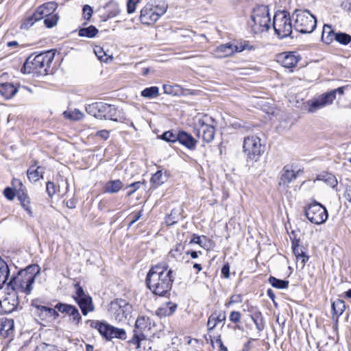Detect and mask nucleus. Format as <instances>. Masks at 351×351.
Instances as JSON below:
<instances>
[{"label": "nucleus", "instance_id": "bb28decb", "mask_svg": "<svg viewBox=\"0 0 351 351\" xmlns=\"http://www.w3.org/2000/svg\"><path fill=\"white\" fill-rule=\"evenodd\" d=\"M123 186V184L120 180H109L105 183L103 191L106 193H117Z\"/></svg>", "mask_w": 351, "mask_h": 351}, {"label": "nucleus", "instance_id": "dca6fc26", "mask_svg": "<svg viewBox=\"0 0 351 351\" xmlns=\"http://www.w3.org/2000/svg\"><path fill=\"white\" fill-rule=\"evenodd\" d=\"M86 323L90 324V326L96 329L101 336L108 341L112 339L111 332L112 326L105 321L88 319Z\"/></svg>", "mask_w": 351, "mask_h": 351}, {"label": "nucleus", "instance_id": "052dcab7", "mask_svg": "<svg viewBox=\"0 0 351 351\" xmlns=\"http://www.w3.org/2000/svg\"><path fill=\"white\" fill-rule=\"evenodd\" d=\"M140 0H128L127 2V12L128 14L134 12L136 4Z\"/></svg>", "mask_w": 351, "mask_h": 351}, {"label": "nucleus", "instance_id": "f3484780", "mask_svg": "<svg viewBox=\"0 0 351 351\" xmlns=\"http://www.w3.org/2000/svg\"><path fill=\"white\" fill-rule=\"evenodd\" d=\"M38 300H34L32 301L31 305L37 310V313L39 317H43L45 318H52L56 319L59 317V313L54 308H51L45 306H43L38 304Z\"/></svg>", "mask_w": 351, "mask_h": 351}, {"label": "nucleus", "instance_id": "f704fd0d", "mask_svg": "<svg viewBox=\"0 0 351 351\" xmlns=\"http://www.w3.org/2000/svg\"><path fill=\"white\" fill-rule=\"evenodd\" d=\"M268 282L273 287L279 289H285L288 288L289 284V280L278 279L272 276L269 278Z\"/></svg>", "mask_w": 351, "mask_h": 351}, {"label": "nucleus", "instance_id": "2f4dec72", "mask_svg": "<svg viewBox=\"0 0 351 351\" xmlns=\"http://www.w3.org/2000/svg\"><path fill=\"white\" fill-rule=\"evenodd\" d=\"M233 46L234 53H240L245 50L252 51L255 49V47L252 45L250 41L245 40L237 41L236 44H233Z\"/></svg>", "mask_w": 351, "mask_h": 351}, {"label": "nucleus", "instance_id": "774afa93", "mask_svg": "<svg viewBox=\"0 0 351 351\" xmlns=\"http://www.w3.org/2000/svg\"><path fill=\"white\" fill-rule=\"evenodd\" d=\"M69 117L73 120H80L83 117V113L78 109H75L69 114Z\"/></svg>", "mask_w": 351, "mask_h": 351}, {"label": "nucleus", "instance_id": "7c9ffc66", "mask_svg": "<svg viewBox=\"0 0 351 351\" xmlns=\"http://www.w3.org/2000/svg\"><path fill=\"white\" fill-rule=\"evenodd\" d=\"M250 317L254 323L257 330L258 332L263 331L265 327V322L261 311L259 310L256 313L250 315Z\"/></svg>", "mask_w": 351, "mask_h": 351}, {"label": "nucleus", "instance_id": "c9c22d12", "mask_svg": "<svg viewBox=\"0 0 351 351\" xmlns=\"http://www.w3.org/2000/svg\"><path fill=\"white\" fill-rule=\"evenodd\" d=\"M159 95V88L157 86L145 88L141 92V96L147 99H154Z\"/></svg>", "mask_w": 351, "mask_h": 351}, {"label": "nucleus", "instance_id": "39448f33", "mask_svg": "<svg viewBox=\"0 0 351 351\" xmlns=\"http://www.w3.org/2000/svg\"><path fill=\"white\" fill-rule=\"evenodd\" d=\"M251 19V27L255 34L268 31L271 24L269 7L265 5H257L252 12Z\"/></svg>", "mask_w": 351, "mask_h": 351}, {"label": "nucleus", "instance_id": "4468645a", "mask_svg": "<svg viewBox=\"0 0 351 351\" xmlns=\"http://www.w3.org/2000/svg\"><path fill=\"white\" fill-rule=\"evenodd\" d=\"M19 305V295L16 291L5 289L4 295L0 300V313L10 314L12 313Z\"/></svg>", "mask_w": 351, "mask_h": 351}, {"label": "nucleus", "instance_id": "4d7b16f0", "mask_svg": "<svg viewBox=\"0 0 351 351\" xmlns=\"http://www.w3.org/2000/svg\"><path fill=\"white\" fill-rule=\"evenodd\" d=\"M16 192L14 189L8 186L3 190V195L8 200H12L16 196Z\"/></svg>", "mask_w": 351, "mask_h": 351}, {"label": "nucleus", "instance_id": "a19ab883", "mask_svg": "<svg viewBox=\"0 0 351 351\" xmlns=\"http://www.w3.org/2000/svg\"><path fill=\"white\" fill-rule=\"evenodd\" d=\"M40 5L43 8L46 16L55 14L54 12L58 8V3L55 1H49Z\"/></svg>", "mask_w": 351, "mask_h": 351}, {"label": "nucleus", "instance_id": "c756f323", "mask_svg": "<svg viewBox=\"0 0 351 351\" xmlns=\"http://www.w3.org/2000/svg\"><path fill=\"white\" fill-rule=\"evenodd\" d=\"M337 33L330 25H324L322 30V40L326 44H330L335 40V35Z\"/></svg>", "mask_w": 351, "mask_h": 351}, {"label": "nucleus", "instance_id": "09e8293b", "mask_svg": "<svg viewBox=\"0 0 351 351\" xmlns=\"http://www.w3.org/2000/svg\"><path fill=\"white\" fill-rule=\"evenodd\" d=\"M38 21L34 14H32L24 19L21 25V29H28L30 28L36 22Z\"/></svg>", "mask_w": 351, "mask_h": 351}, {"label": "nucleus", "instance_id": "e433bc0d", "mask_svg": "<svg viewBox=\"0 0 351 351\" xmlns=\"http://www.w3.org/2000/svg\"><path fill=\"white\" fill-rule=\"evenodd\" d=\"M216 51L222 54L223 56L227 57L234 54V46L230 43L222 44L217 47Z\"/></svg>", "mask_w": 351, "mask_h": 351}, {"label": "nucleus", "instance_id": "de8ad7c7", "mask_svg": "<svg viewBox=\"0 0 351 351\" xmlns=\"http://www.w3.org/2000/svg\"><path fill=\"white\" fill-rule=\"evenodd\" d=\"M59 16L57 13L46 16L44 24L47 28H52L58 23Z\"/></svg>", "mask_w": 351, "mask_h": 351}, {"label": "nucleus", "instance_id": "6e6d98bb", "mask_svg": "<svg viewBox=\"0 0 351 351\" xmlns=\"http://www.w3.org/2000/svg\"><path fill=\"white\" fill-rule=\"evenodd\" d=\"M72 306H73L72 304L60 302H58L55 305V308L56 309V311L58 312L59 311L62 313H64V314L67 315L68 313L69 312L70 309L72 308Z\"/></svg>", "mask_w": 351, "mask_h": 351}, {"label": "nucleus", "instance_id": "aec40b11", "mask_svg": "<svg viewBox=\"0 0 351 351\" xmlns=\"http://www.w3.org/2000/svg\"><path fill=\"white\" fill-rule=\"evenodd\" d=\"M178 142L189 150H195L197 141L189 133L184 130L178 131Z\"/></svg>", "mask_w": 351, "mask_h": 351}, {"label": "nucleus", "instance_id": "8fccbe9b", "mask_svg": "<svg viewBox=\"0 0 351 351\" xmlns=\"http://www.w3.org/2000/svg\"><path fill=\"white\" fill-rule=\"evenodd\" d=\"M145 339V336L142 331H138L137 329L134 330V335L130 342L132 344L136 345L137 348L141 346V341Z\"/></svg>", "mask_w": 351, "mask_h": 351}, {"label": "nucleus", "instance_id": "680f3d73", "mask_svg": "<svg viewBox=\"0 0 351 351\" xmlns=\"http://www.w3.org/2000/svg\"><path fill=\"white\" fill-rule=\"evenodd\" d=\"M46 191L48 195L51 197L56 193L55 184L50 181L47 182L46 184Z\"/></svg>", "mask_w": 351, "mask_h": 351}, {"label": "nucleus", "instance_id": "6ab92c4d", "mask_svg": "<svg viewBox=\"0 0 351 351\" xmlns=\"http://www.w3.org/2000/svg\"><path fill=\"white\" fill-rule=\"evenodd\" d=\"M298 172H295L291 165H285L280 171L279 186H288L289 184L298 176Z\"/></svg>", "mask_w": 351, "mask_h": 351}, {"label": "nucleus", "instance_id": "f8f14e48", "mask_svg": "<svg viewBox=\"0 0 351 351\" xmlns=\"http://www.w3.org/2000/svg\"><path fill=\"white\" fill-rule=\"evenodd\" d=\"M304 215L311 223L317 225L324 223L328 217L326 207L315 201L305 208Z\"/></svg>", "mask_w": 351, "mask_h": 351}, {"label": "nucleus", "instance_id": "c03bdc74", "mask_svg": "<svg viewBox=\"0 0 351 351\" xmlns=\"http://www.w3.org/2000/svg\"><path fill=\"white\" fill-rule=\"evenodd\" d=\"M167 8L168 5L165 2L161 1L160 3L156 4V1H154V14L157 15V21L160 16L166 12Z\"/></svg>", "mask_w": 351, "mask_h": 351}, {"label": "nucleus", "instance_id": "864d4df0", "mask_svg": "<svg viewBox=\"0 0 351 351\" xmlns=\"http://www.w3.org/2000/svg\"><path fill=\"white\" fill-rule=\"evenodd\" d=\"M14 330V321L13 319H6L1 324V331L3 332L5 331V333L8 335L10 334V331H13Z\"/></svg>", "mask_w": 351, "mask_h": 351}, {"label": "nucleus", "instance_id": "a878e982", "mask_svg": "<svg viewBox=\"0 0 351 351\" xmlns=\"http://www.w3.org/2000/svg\"><path fill=\"white\" fill-rule=\"evenodd\" d=\"M17 91L18 88L12 83L5 82L0 84V95L6 99L13 97Z\"/></svg>", "mask_w": 351, "mask_h": 351}, {"label": "nucleus", "instance_id": "20e7f679", "mask_svg": "<svg viewBox=\"0 0 351 351\" xmlns=\"http://www.w3.org/2000/svg\"><path fill=\"white\" fill-rule=\"evenodd\" d=\"M86 111L99 119H108L116 122H124L125 117L121 110L114 105L104 102H95L86 106Z\"/></svg>", "mask_w": 351, "mask_h": 351}, {"label": "nucleus", "instance_id": "4be33fe9", "mask_svg": "<svg viewBox=\"0 0 351 351\" xmlns=\"http://www.w3.org/2000/svg\"><path fill=\"white\" fill-rule=\"evenodd\" d=\"M21 186H23L20 183ZM16 197L20 202L21 206L27 213L29 216H32V210L31 207V202L26 191L21 187L16 192Z\"/></svg>", "mask_w": 351, "mask_h": 351}, {"label": "nucleus", "instance_id": "58836bf2", "mask_svg": "<svg viewBox=\"0 0 351 351\" xmlns=\"http://www.w3.org/2000/svg\"><path fill=\"white\" fill-rule=\"evenodd\" d=\"M150 181L154 186L158 187L166 181V177L163 175L162 170H158L152 175Z\"/></svg>", "mask_w": 351, "mask_h": 351}, {"label": "nucleus", "instance_id": "49530a36", "mask_svg": "<svg viewBox=\"0 0 351 351\" xmlns=\"http://www.w3.org/2000/svg\"><path fill=\"white\" fill-rule=\"evenodd\" d=\"M319 180H324L328 185L332 188H335L337 186L338 182L336 177L331 173H326L322 176H319Z\"/></svg>", "mask_w": 351, "mask_h": 351}, {"label": "nucleus", "instance_id": "cd10ccee", "mask_svg": "<svg viewBox=\"0 0 351 351\" xmlns=\"http://www.w3.org/2000/svg\"><path fill=\"white\" fill-rule=\"evenodd\" d=\"M332 317H336V322H338L339 317L343 313L346 309V304L343 300L337 299L331 304Z\"/></svg>", "mask_w": 351, "mask_h": 351}, {"label": "nucleus", "instance_id": "b1692460", "mask_svg": "<svg viewBox=\"0 0 351 351\" xmlns=\"http://www.w3.org/2000/svg\"><path fill=\"white\" fill-rule=\"evenodd\" d=\"M37 164L38 162L34 161V165H31L27 171V178L30 182H35L40 178H43L44 168L40 166H37Z\"/></svg>", "mask_w": 351, "mask_h": 351}, {"label": "nucleus", "instance_id": "ea45409f", "mask_svg": "<svg viewBox=\"0 0 351 351\" xmlns=\"http://www.w3.org/2000/svg\"><path fill=\"white\" fill-rule=\"evenodd\" d=\"M290 239L291 241V248H292L293 253L294 255H295V252H296V250H297V252L298 254H300V250H303L305 251V248L303 246H300V239H297L296 235H295V232L294 230H293L291 233Z\"/></svg>", "mask_w": 351, "mask_h": 351}, {"label": "nucleus", "instance_id": "bf43d9fd", "mask_svg": "<svg viewBox=\"0 0 351 351\" xmlns=\"http://www.w3.org/2000/svg\"><path fill=\"white\" fill-rule=\"evenodd\" d=\"M179 86L176 85V86H171V85H169V84H164L163 86H162V88H163V90H164V93L165 94H167V95H176L177 94V92H176V88H178Z\"/></svg>", "mask_w": 351, "mask_h": 351}, {"label": "nucleus", "instance_id": "412c9836", "mask_svg": "<svg viewBox=\"0 0 351 351\" xmlns=\"http://www.w3.org/2000/svg\"><path fill=\"white\" fill-rule=\"evenodd\" d=\"M105 13L101 15V21H107L108 19L117 16L120 13L119 4L113 1H109L104 7Z\"/></svg>", "mask_w": 351, "mask_h": 351}, {"label": "nucleus", "instance_id": "37998d69", "mask_svg": "<svg viewBox=\"0 0 351 351\" xmlns=\"http://www.w3.org/2000/svg\"><path fill=\"white\" fill-rule=\"evenodd\" d=\"M94 52L98 59L102 62H107L108 60L110 61L112 60V57L108 55L101 47L96 46L94 49Z\"/></svg>", "mask_w": 351, "mask_h": 351}, {"label": "nucleus", "instance_id": "72a5a7b5", "mask_svg": "<svg viewBox=\"0 0 351 351\" xmlns=\"http://www.w3.org/2000/svg\"><path fill=\"white\" fill-rule=\"evenodd\" d=\"M99 32L97 28L94 25H90L88 27H82L78 30V35L80 37H86L88 38H94Z\"/></svg>", "mask_w": 351, "mask_h": 351}, {"label": "nucleus", "instance_id": "3c124183", "mask_svg": "<svg viewBox=\"0 0 351 351\" xmlns=\"http://www.w3.org/2000/svg\"><path fill=\"white\" fill-rule=\"evenodd\" d=\"M111 336L112 339L117 338L121 340H125L127 338L126 332L124 329L119 328L114 326H112Z\"/></svg>", "mask_w": 351, "mask_h": 351}, {"label": "nucleus", "instance_id": "79ce46f5", "mask_svg": "<svg viewBox=\"0 0 351 351\" xmlns=\"http://www.w3.org/2000/svg\"><path fill=\"white\" fill-rule=\"evenodd\" d=\"M335 40L343 45H347L351 42V36L341 32H337L335 35Z\"/></svg>", "mask_w": 351, "mask_h": 351}, {"label": "nucleus", "instance_id": "a211bd4d", "mask_svg": "<svg viewBox=\"0 0 351 351\" xmlns=\"http://www.w3.org/2000/svg\"><path fill=\"white\" fill-rule=\"evenodd\" d=\"M140 21L143 24L150 25L157 21V15L154 14V3H148L141 10Z\"/></svg>", "mask_w": 351, "mask_h": 351}, {"label": "nucleus", "instance_id": "4c0bfd02", "mask_svg": "<svg viewBox=\"0 0 351 351\" xmlns=\"http://www.w3.org/2000/svg\"><path fill=\"white\" fill-rule=\"evenodd\" d=\"M184 247V245L182 243H177L176 246L170 250L169 256L177 261L181 259Z\"/></svg>", "mask_w": 351, "mask_h": 351}, {"label": "nucleus", "instance_id": "0eeeda50", "mask_svg": "<svg viewBox=\"0 0 351 351\" xmlns=\"http://www.w3.org/2000/svg\"><path fill=\"white\" fill-rule=\"evenodd\" d=\"M343 93L344 87L341 86L324 93L313 99L308 100L306 102L308 112L314 113L321 108L331 105L336 99L337 94L342 95Z\"/></svg>", "mask_w": 351, "mask_h": 351}, {"label": "nucleus", "instance_id": "ddd939ff", "mask_svg": "<svg viewBox=\"0 0 351 351\" xmlns=\"http://www.w3.org/2000/svg\"><path fill=\"white\" fill-rule=\"evenodd\" d=\"M75 295L73 297L75 302L79 306L83 315L86 316L88 313L95 310L92 298L86 293L83 287L79 283L74 285Z\"/></svg>", "mask_w": 351, "mask_h": 351}, {"label": "nucleus", "instance_id": "e2e57ef3", "mask_svg": "<svg viewBox=\"0 0 351 351\" xmlns=\"http://www.w3.org/2000/svg\"><path fill=\"white\" fill-rule=\"evenodd\" d=\"M243 311L249 313L250 315H252L254 313H256V311H258L259 308L256 306H252L248 302H247L243 305Z\"/></svg>", "mask_w": 351, "mask_h": 351}, {"label": "nucleus", "instance_id": "c85d7f7f", "mask_svg": "<svg viewBox=\"0 0 351 351\" xmlns=\"http://www.w3.org/2000/svg\"><path fill=\"white\" fill-rule=\"evenodd\" d=\"M10 273V271L8 264L0 257V289L7 284Z\"/></svg>", "mask_w": 351, "mask_h": 351}, {"label": "nucleus", "instance_id": "2eb2a0df", "mask_svg": "<svg viewBox=\"0 0 351 351\" xmlns=\"http://www.w3.org/2000/svg\"><path fill=\"white\" fill-rule=\"evenodd\" d=\"M300 59V56L295 51H286L277 56L278 62L287 69L295 67Z\"/></svg>", "mask_w": 351, "mask_h": 351}, {"label": "nucleus", "instance_id": "603ef678", "mask_svg": "<svg viewBox=\"0 0 351 351\" xmlns=\"http://www.w3.org/2000/svg\"><path fill=\"white\" fill-rule=\"evenodd\" d=\"M179 220V215L175 209H173L169 215L165 217V223L167 226H173Z\"/></svg>", "mask_w": 351, "mask_h": 351}, {"label": "nucleus", "instance_id": "13d9d810", "mask_svg": "<svg viewBox=\"0 0 351 351\" xmlns=\"http://www.w3.org/2000/svg\"><path fill=\"white\" fill-rule=\"evenodd\" d=\"M93 10L91 6L88 5H85L83 6L82 8V14L85 20L90 21L92 14H93Z\"/></svg>", "mask_w": 351, "mask_h": 351}, {"label": "nucleus", "instance_id": "7ed1b4c3", "mask_svg": "<svg viewBox=\"0 0 351 351\" xmlns=\"http://www.w3.org/2000/svg\"><path fill=\"white\" fill-rule=\"evenodd\" d=\"M55 53L51 51L31 54L25 61L21 71L24 73L47 75L53 60Z\"/></svg>", "mask_w": 351, "mask_h": 351}, {"label": "nucleus", "instance_id": "f03ea898", "mask_svg": "<svg viewBox=\"0 0 351 351\" xmlns=\"http://www.w3.org/2000/svg\"><path fill=\"white\" fill-rule=\"evenodd\" d=\"M40 267L38 265H30L23 269L13 274L6 287L8 290L16 291V293H23L29 295L33 289V285L36 276L40 274Z\"/></svg>", "mask_w": 351, "mask_h": 351}, {"label": "nucleus", "instance_id": "423d86ee", "mask_svg": "<svg viewBox=\"0 0 351 351\" xmlns=\"http://www.w3.org/2000/svg\"><path fill=\"white\" fill-rule=\"evenodd\" d=\"M294 29L301 34H309L313 32L317 26V19L308 10H295Z\"/></svg>", "mask_w": 351, "mask_h": 351}, {"label": "nucleus", "instance_id": "0e129e2a", "mask_svg": "<svg viewBox=\"0 0 351 351\" xmlns=\"http://www.w3.org/2000/svg\"><path fill=\"white\" fill-rule=\"evenodd\" d=\"M142 183L141 182H134L130 185L127 186V188H132V189L127 192V196H131L137 189H138Z\"/></svg>", "mask_w": 351, "mask_h": 351}, {"label": "nucleus", "instance_id": "69168bd1", "mask_svg": "<svg viewBox=\"0 0 351 351\" xmlns=\"http://www.w3.org/2000/svg\"><path fill=\"white\" fill-rule=\"evenodd\" d=\"M134 326L135 329L137 330H142L143 328H146L145 317H138L136 320Z\"/></svg>", "mask_w": 351, "mask_h": 351}, {"label": "nucleus", "instance_id": "338daca9", "mask_svg": "<svg viewBox=\"0 0 351 351\" xmlns=\"http://www.w3.org/2000/svg\"><path fill=\"white\" fill-rule=\"evenodd\" d=\"M34 16L36 17L38 21H40L43 19L46 18L45 14H44L43 8H42L41 5L38 6L33 13Z\"/></svg>", "mask_w": 351, "mask_h": 351}, {"label": "nucleus", "instance_id": "5701e85b", "mask_svg": "<svg viewBox=\"0 0 351 351\" xmlns=\"http://www.w3.org/2000/svg\"><path fill=\"white\" fill-rule=\"evenodd\" d=\"M178 304L175 302H167L162 304L156 312L159 317H165L172 315L176 311Z\"/></svg>", "mask_w": 351, "mask_h": 351}, {"label": "nucleus", "instance_id": "a18cd8bd", "mask_svg": "<svg viewBox=\"0 0 351 351\" xmlns=\"http://www.w3.org/2000/svg\"><path fill=\"white\" fill-rule=\"evenodd\" d=\"M178 132H173L172 130H168L165 132L161 135V139L168 143H176L178 141Z\"/></svg>", "mask_w": 351, "mask_h": 351}, {"label": "nucleus", "instance_id": "393cba45", "mask_svg": "<svg viewBox=\"0 0 351 351\" xmlns=\"http://www.w3.org/2000/svg\"><path fill=\"white\" fill-rule=\"evenodd\" d=\"M226 320V313L225 312L217 313V311L211 313L210 317H208L207 322L208 331L210 332L213 330L215 327L220 322H224Z\"/></svg>", "mask_w": 351, "mask_h": 351}, {"label": "nucleus", "instance_id": "6e6552de", "mask_svg": "<svg viewBox=\"0 0 351 351\" xmlns=\"http://www.w3.org/2000/svg\"><path fill=\"white\" fill-rule=\"evenodd\" d=\"M272 26L279 38L291 36L293 25L289 13L285 10L276 12L274 16Z\"/></svg>", "mask_w": 351, "mask_h": 351}, {"label": "nucleus", "instance_id": "f257e3e1", "mask_svg": "<svg viewBox=\"0 0 351 351\" xmlns=\"http://www.w3.org/2000/svg\"><path fill=\"white\" fill-rule=\"evenodd\" d=\"M173 272L167 263H159L152 266L145 279L147 288L154 295L166 296L171 289L174 281Z\"/></svg>", "mask_w": 351, "mask_h": 351}, {"label": "nucleus", "instance_id": "9b49d317", "mask_svg": "<svg viewBox=\"0 0 351 351\" xmlns=\"http://www.w3.org/2000/svg\"><path fill=\"white\" fill-rule=\"evenodd\" d=\"M132 311V305L125 300L115 299L112 301L108 307L110 316L115 320L121 322L130 316Z\"/></svg>", "mask_w": 351, "mask_h": 351}, {"label": "nucleus", "instance_id": "473e14b6", "mask_svg": "<svg viewBox=\"0 0 351 351\" xmlns=\"http://www.w3.org/2000/svg\"><path fill=\"white\" fill-rule=\"evenodd\" d=\"M67 315L69 316V321L71 324L76 326H80L82 322V317L79 312L78 308L75 306L73 305Z\"/></svg>", "mask_w": 351, "mask_h": 351}, {"label": "nucleus", "instance_id": "5fc2aeb1", "mask_svg": "<svg viewBox=\"0 0 351 351\" xmlns=\"http://www.w3.org/2000/svg\"><path fill=\"white\" fill-rule=\"evenodd\" d=\"M295 256L296 257L297 261L300 262L302 267H304L305 264L309 259V256L307 255L306 251L303 250H300V254H298L297 252H295Z\"/></svg>", "mask_w": 351, "mask_h": 351}, {"label": "nucleus", "instance_id": "1a4fd4ad", "mask_svg": "<svg viewBox=\"0 0 351 351\" xmlns=\"http://www.w3.org/2000/svg\"><path fill=\"white\" fill-rule=\"evenodd\" d=\"M215 120L208 114L198 118L195 123L197 136L206 143H211L215 134Z\"/></svg>", "mask_w": 351, "mask_h": 351}, {"label": "nucleus", "instance_id": "9d476101", "mask_svg": "<svg viewBox=\"0 0 351 351\" xmlns=\"http://www.w3.org/2000/svg\"><path fill=\"white\" fill-rule=\"evenodd\" d=\"M261 138L255 135L245 137L243 149L247 162H257L264 152Z\"/></svg>", "mask_w": 351, "mask_h": 351}]
</instances>
